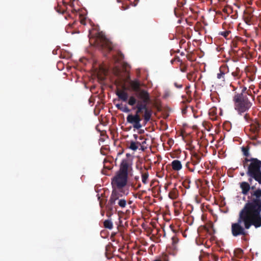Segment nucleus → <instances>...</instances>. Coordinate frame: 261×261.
Here are the masks:
<instances>
[{
  "label": "nucleus",
  "instance_id": "c756f323",
  "mask_svg": "<svg viewBox=\"0 0 261 261\" xmlns=\"http://www.w3.org/2000/svg\"><path fill=\"white\" fill-rule=\"evenodd\" d=\"M187 67L186 66H184L183 67H180V71L181 72H185L187 71Z\"/></svg>",
  "mask_w": 261,
  "mask_h": 261
},
{
  "label": "nucleus",
  "instance_id": "e433bc0d",
  "mask_svg": "<svg viewBox=\"0 0 261 261\" xmlns=\"http://www.w3.org/2000/svg\"><path fill=\"white\" fill-rule=\"evenodd\" d=\"M253 86H252V85L250 86L249 87V89L248 90H251V89H253Z\"/></svg>",
  "mask_w": 261,
  "mask_h": 261
},
{
  "label": "nucleus",
  "instance_id": "6ab92c4d",
  "mask_svg": "<svg viewBox=\"0 0 261 261\" xmlns=\"http://www.w3.org/2000/svg\"><path fill=\"white\" fill-rule=\"evenodd\" d=\"M197 76L196 72L195 71H192L188 73L187 75V77L189 81L192 82H194Z\"/></svg>",
  "mask_w": 261,
  "mask_h": 261
},
{
  "label": "nucleus",
  "instance_id": "a211bd4d",
  "mask_svg": "<svg viewBox=\"0 0 261 261\" xmlns=\"http://www.w3.org/2000/svg\"><path fill=\"white\" fill-rule=\"evenodd\" d=\"M178 191L176 188H174L169 192L168 196L171 199H176L178 196Z\"/></svg>",
  "mask_w": 261,
  "mask_h": 261
},
{
  "label": "nucleus",
  "instance_id": "c9c22d12",
  "mask_svg": "<svg viewBox=\"0 0 261 261\" xmlns=\"http://www.w3.org/2000/svg\"><path fill=\"white\" fill-rule=\"evenodd\" d=\"M255 189V186H251V190H254V189Z\"/></svg>",
  "mask_w": 261,
  "mask_h": 261
},
{
  "label": "nucleus",
  "instance_id": "9b49d317",
  "mask_svg": "<svg viewBox=\"0 0 261 261\" xmlns=\"http://www.w3.org/2000/svg\"><path fill=\"white\" fill-rule=\"evenodd\" d=\"M253 16L252 11L251 10H246L244 12L243 19L245 23L250 25L252 24V20Z\"/></svg>",
  "mask_w": 261,
  "mask_h": 261
},
{
  "label": "nucleus",
  "instance_id": "37998d69",
  "mask_svg": "<svg viewBox=\"0 0 261 261\" xmlns=\"http://www.w3.org/2000/svg\"><path fill=\"white\" fill-rule=\"evenodd\" d=\"M223 11H224V12H225V11H226L225 9H224Z\"/></svg>",
  "mask_w": 261,
  "mask_h": 261
},
{
  "label": "nucleus",
  "instance_id": "ea45409f",
  "mask_svg": "<svg viewBox=\"0 0 261 261\" xmlns=\"http://www.w3.org/2000/svg\"><path fill=\"white\" fill-rule=\"evenodd\" d=\"M240 175H241V176H244V172L241 173H240Z\"/></svg>",
  "mask_w": 261,
  "mask_h": 261
},
{
  "label": "nucleus",
  "instance_id": "58836bf2",
  "mask_svg": "<svg viewBox=\"0 0 261 261\" xmlns=\"http://www.w3.org/2000/svg\"><path fill=\"white\" fill-rule=\"evenodd\" d=\"M185 187L186 188H190V186L189 185H187V186L185 185Z\"/></svg>",
  "mask_w": 261,
  "mask_h": 261
},
{
  "label": "nucleus",
  "instance_id": "473e14b6",
  "mask_svg": "<svg viewBox=\"0 0 261 261\" xmlns=\"http://www.w3.org/2000/svg\"><path fill=\"white\" fill-rule=\"evenodd\" d=\"M144 130L140 129V130L139 131V134H141L144 133Z\"/></svg>",
  "mask_w": 261,
  "mask_h": 261
},
{
  "label": "nucleus",
  "instance_id": "4be33fe9",
  "mask_svg": "<svg viewBox=\"0 0 261 261\" xmlns=\"http://www.w3.org/2000/svg\"><path fill=\"white\" fill-rule=\"evenodd\" d=\"M116 107L118 110H120V111L125 112V113H128L130 112V109L128 108V107L126 106H123L122 104H117L116 105Z\"/></svg>",
  "mask_w": 261,
  "mask_h": 261
},
{
  "label": "nucleus",
  "instance_id": "cd10ccee",
  "mask_svg": "<svg viewBox=\"0 0 261 261\" xmlns=\"http://www.w3.org/2000/svg\"><path fill=\"white\" fill-rule=\"evenodd\" d=\"M250 162L251 163V159H249L248 158V157H246L244 160L243 161V166H244V167L245 168L246 167V164Z\"/></svg>",
  "mask_w": 261,
  "mask_h": 261
},
{
  "label": "nucleus",
  "instance_id": "7c9ffc66",
  "mask_svg": "<svg viewBox=\"0 0 261 261\" xmlns=\"http://www.w3.org/2000/svg\"><path fill=\"white\" fill-rule=\"evenodd\" d=\"M250 118V117H249V114H246L244 116V119L246 120V121H248Z\"/></svg>",
  "mask_w": 261,
  "mask_h": 261
},
{
  "label": "nucleus",
  "instance_id": "c85d7f7f",
  "mask_svg": "<svg viewBox=\"0 0 261 261\" xmlns=\"http://www.w3.org/2000/svg\"><path fill=\"white\" fill-rule=\"evenodd\" d=\"M175 87H176L177 88H181L182 87V85L179 84L177 83H174V84Z\"/></svg>",
  "mask_w": 261,
  "mask_h": 261
},
{
  "label": "nucleus",
  "instance_id": "39448f33",
  "mask_svg": "<svg viewBox=\"0 0 261 261\" xmlns=\"http://www.w3.org/2000/svg\"><path fill=\"white\" fill-rule=\"evenodd\" d=\"M120 192L116 189L113 190L110 199L106 206L109 213L117 210L116 201H118L117 204L121 208H123L126 206V201L123 198L120 199V197L122 196Z\"/></svg>",
  "mask_w": 261,
  "mask_h": 261
},
{
  "label": "nucleus",
  "instance_id": "dca6fc26",
  "mask_svg": "<svg viewBox=\"0 0 261 261\" xmlns=\"http://www.w3.org/2000/svg\"><path fill=\"white\" fill-rule=\"evenodd\" d=\"M171 166L174 171H179L182 168L181 162L177 160H173L172 162Z\"/></svg>",
  "mask_w": 261,
  "mask_h": 261
},
{
  "label": "nucleus",
  "instance_id": "5701e85b",
  "mask_svg": "<svg viewBox=\"0 0 261 261\" xmlns=\"http://www.w3.org/2000/svg\"><path fill=\"white\" fill-rule=\"evenodd\" d=\"M103 226L106 228L112 229L113 227V224L111 220H106L103 222Z\"/></svg>",
  "mask_w": 261,
  "mask_h": 261
},
{
  "label": "nucleus",
  "instance_id": "bb28decb",
  "mask_svg": "<svg viewBox=\"0 0 261 261\" xmlns=\"http://www.w3.org/2000/svg\"><path fill=\"white\" fill-rule=\"evenodd\" d=\"M230 33V31H224V32H222L220 34L223 36L225 38H227L228 35H229V34Z\"/></svg>",
  "mask_w": 261,
  "mask_h": 261
},
{
  "label": "nucleus",
  "instance_id": "412c9836",
  "mask_svg": "<svg viewBox=\"0 0 261 261\" xmlns=\"http://www.w3.org/2000/svg\"><path fill=\"white\" fill-rule=\"evenodd\" d=\"M140 143H139V142H135L134 141H132L130 142L129 148L134 151H136V150H137V149L139 147V145H140Z\"/></svg>",
  "mask_w": 261,
  "mask_h": 261
},
{
  "label": "nucleus",
  "instance_id": "a878e982",
  "mask_svg": "<svg viewBox=\"0 0 261 261\" xmlns=\"http://www.w3.org/2000/svg\"><path fill=\"white\" fill-rule=\"evenodd\" d=\"M253 196H255L256 198L255 199H258L261 200L259 198L261 197V190L260 189H258L255 191H254L253 194ZM255 199H254V200ZM253 200V199L252 200V201Z\"/></svg>",
  "mask_w": 261,
  "mask_h": 261
},
{
  "label": "nucleus",
  "instance_id": "f257e3e1",
  "mask_svg": "<svg viewBox=\"0 0 261 261\" xmlns=\"http://www.w3.org/2000/svg\"><path fill=\"white\" fill-rule=\"evenodd\" d=\"M261 201L254 199L247 202L239 214L237 221L231 224V232L234 237H242V239L246 241L248 235L247 229L252 225L255 228L261 226Z\"/></svg>",
  "mask_w": 261,
  "mask_h": 261
},
{
  "label": "nucleus",
  "instance_id": "b1692460",
  "mask_svg": "<svg viewBox=\"0 0 261 261\" xmlns=\"http://www.w3.org/2000/svg\"><path fill=\"white\" fill-rule=\"evenodd\" d=\"M231 75L234 79H239L241 76L240 70L239 67H237L234 71L231 72Z\"/></svg>",
  "mask_w": 261,
  "mask_h": 261
},
{
  "label": "nucleus",
  "instance_id": "20e7f679",
  "mask_svg": "<svg viewBox=\"0 0 261 261\" xmlns=\"http://www.w3.org/2000/svg\"><path fill=\"white\" fill-rule=\"evenodd\" d=\"M129 169H132V166L128 160L123 159L121 162L119 170L112 180L114 189L121 191L120 190L126 185Z\"/></svg>",
  "mask_w": 261,
  "mask_h": 261
},
{
  "label": "nucleus",
  "instance_id": "9d476101",
  "mask_svg": "<svg viewBox=\"0 0 261 261\" xmlns=\"http://www.w3.org/2000/svg\"><path fill=\"white\" fill-rule=\"evenodd\" d=\"M247 175L249 177L248 180L250 184H252L253 179H254L259 184L261 185V170L253 172Z\"/></svg>",
  "mask_w": 261,
  "mask_h": 261
},
{
  "label": "nucleus",
  "instance_id": "c03bdc74",
  "mask_svg": "<svg viewBox=\"0 0 261 261\" xmlns=\"http://www.w3.org/2000/svg\"><path fill=\"white\" fill-rule=\"evenodd\" d=\"M140 139L141 140L142 139V137H140Z\"/></svg>",
  "mask_w": 261,
  "mask_h": 261
},
{
  "label": "nucleus",
  "instance_id": "2f4dec72",
  "mask_svg": "<svg viewBox=\"0 0 261 261\" xmlns=\"http://www.w3.org/2000/svg\"><path fill=\"white\" fill-rule=\"evenodd\" d=\"M75 0H64L65 3H70L71 2H73Z\"/></svg>",
  "mask_w": 261,
  "mask_h": 261
},
{
  "label": "nucleus",
  "instance_id": "1a4fd4ad",
  "mask_svg": "<svg viewBox=\"0 0 261 261\" xmlns=\"http://www.w3.org/2000/svg\"><path fill=\"white\" fill-rule=\"evenodd\" d=\"M261 170V161L256 158H251V163L248 167L246 174Z\"/></svg>",
  "mask_w": 261,
  "mask_h": 261
},
{
  "label": "nucleus",
  "instance_id": "4468645a",
  "mask_svg": "<svg viewBox=\"0 0 261 261\" xmlns=\"http://www.w3.org/2000/svg\"><path fill=\"white\" fill-rule=\"evenodd\" d=\"M250 184L248 182L243 181L240 183V187L242 190V193L247 195L251 189Z\"/></svg>",
  "mask_w": 261,
  "mask_h": 261
},
{
  "label": "nucleus",
  "instance_id": "f03ea898",
  "mask_svg": "<svg viewBox=\"0 0 261 261\" xmlns=\"http://www.w3.org/2000/svg\"><path fill=\"white\" fill-rule=\"evenodd\" d=\"M129 85L135 94L129 96L128 105L133 107V110H136L135 112L139 115L143 113V125L145 126L151 119L152 113V110L147 107L151 101L150 95L147 90L141 88L142 84L137 79L130 80Z\"/></svg>",
  "mask_w": 261,
  "mask_h": 261
},
{
  "label": "nucleus",
  "instance_id": "0eeeda50",
  "mask_svg": "<svg viewBox=\"0 0 261 261\" xmlns=\"http://www.w3.org/2000/svg\"><path fill=\"white\" fill-rule=\"evenodd\" d=\"M97 41L98 45L101 49L106 50L108 52H110L112 50L113 46L112 42L104 35H99Z\"/></svg>",
  "mask_w": 261,
  "mask_h": 261
},
{
  "label": "nucleus",
  "instance_id": "4c0bfd02",
  "mask_svg": "<svg viewBox=\"0 0 261 261\" xmlns=\"http://www.w3.org/2000/svg\"><path fill=\"white\" fill-rule=\"evenodd\" d=\"M153 261H163L162 260H161V259H155Z\"/></svg>",
  "mask_w": 261,
  "mask_h": 261
},
{
  "label": "nucleus",
  "instance_id": "72a5a7b5",
  "mask_svg": "<svg viewBox=\"0 0 261 261\" xmlns=\"http://www.w3.org/2000/svg\"><path fill=\"white\" fill-rule=\"evenodd\" d=\"M135 178V180L137 181V180H139V176H136L135 177V178Z\"/></svg>",
  "mask_w": 261,
  "mask_h": 261
},
{
  "label": "nucleus",
  "instance_id": "7ed1b4c3",
  "mask_svg": "<svg viewBox=\"0 0 261 261\" xmlns=\"http://www.w3.org/2000/svg\"><path fill=\"white\" fill-rule=\"evenodd\" d=\"M251 96L253 99V95L250 90H247L244 87L240 93H236L233 97V101L234 104V109L240 115L248 111L252 106V103L248 99V96Z\"/></svg>",
  "mask_w": 261,
  "mask_h": 261
},
{
  "label": "nucleus",
  "instance_id": "f3484780",
  "mask_svg": "<svg viewBox=\"0 0 261 261\" xmlns=\"http://www.w3.org/2000/svg\"><path fill=\"white\" fill-rule=\"evenodd\" d=\"M112 56L116 63H118L124 59V55L119 51H118L116 54H113Z\"/></svg>",
  "mask_w": 261,
  "mask_h": 261
},
{
  "label": "nucleus",
  "instance_id": "2eb2a0df",
  "mask_svg": "<svg viewBox=\"0 0 261 261\" xmlns=\"http://www.w3.org/2000/svg\"><path fill=\"white\" fill-rule=\"evenodd\" d=\"M140 172L141 174L142 181L143 184L146 185L148 182L149 173L146 168L143 169L142 167L140 169Z\"/></svg>",
  "mask_w": 261,
  "mask_h": 261
},
{
  "label": "nucleus",
  "instance_id": "f8f14e48",
  "mask_svg": "<svg viewBox=\"0 0 261 261\" xmlns=\"http://www.w3.org/2000/svg\"><path fill=\"white\" fill-rule=\"evenodd\" d=\"M229 72V69L227 66L222 65L219 68V72L217 74V77L218 79L225 81L224 75Z\"/></svg>",
  "mask_w": 261,
  "mask_h": 261
},
{
  "label": "nucleus",
  "instance_id": "aec40b11",
  "mask_svg": "<svg viewBox=\"0 0 261 261\" xmlns=\"http://www.w3.org/2000/svg\"><path fill=\"white\" fill-rule=\"evenodd\" d=\"M185 91L187 93V94L188 95V98H187L186 97H185L184 96H182V98H186V101L188 102H190L192 99V97H191V93H192V92L190 90V86H187L186 88H185Z\"/></svg>",
  "mask_w": 261,
  "mask_h": 261
},
{
  "label": "nucleus",
  "instance_id": "ddd939ff",
  "mask_svg": "<svg viewBox=\"0 0 261 261\" xmlns=\"http://www.w3.org/2000/svg\"><path fill=\"white\" fill-rule=\"evenodd\" d=\"M116 94L120 100L124 102H128L129 97H128V95L126 92L123 90L118 89L116 92Z\"/></svg>",
  "mask_w": 261,
  "mask_h": 261
},
{
  "label": "nucleus",
  "instance_id": "f704fd0d",
  "mask_svg": "<svg viewBox=\"0 0 261 261\" xmlns=\"http://www.w3.org/2000/svg\"><path fill=\"white\" fill-rule=\"evenodd\" d=\"M133 136H134V138L135 139V140H137L138 137V135L136 134H134Z\"/></svg>",
  "mask_w": 261,
  "mask_h": 261
},
{
  "label": "nucleus",
  "instance_id": "a19ab883",
  "mask_svg": "<svg viewBox=\"0 0 261 261\" xmlns=\"http://www.w3.org/2000/svg\"><path fill=\"white\" fill-rule=\"evenodd\" d=\"M141 184H138V188H140V187H141Z\"/></svg>",
  "mask_w": 261,
  "mask_h": 261
},
{
  "label": "nucleus",
  "instance_id": "423d86ee",
  "mask_svg": "<svg viewBox=\"0 0 261 261\" xmlns=\"http://www.w3.org/2000/svg\"><path fill=\"white\" fill-rule=\"evenodd\" d=\"M142 118L140 115L135 112V114H128L126 117V121L127 123L132 124L134 129L139 130L143 124H141Z\"/></svg>",
  "mask_w": 261,
  "mask_h": 261
},
{
  "label": "nucleus",
  "instance_id": "393cba45",
  "mask_svg": "<svg viewBox=\"0 0 261 261\" xmlns=\"http://www.w3.org/2000/svg\"><path fill=\"white\" fill-rule=\"evenodd\" d=\"M249 150V148L248 146L246 147L243 146L242 147V151L243 152L244 155H245L246 157H248L250 155Z\"/></svg>",
  "mask_w": 261,
  "mask_h": 261
},
{
  "label": "nucleus",
  "instance_id": "79ce46f5",
  "mask_svg": "<svg viewBox=\"0 0 261 261\" xmlns=\"http://www.w3.org/2000/svg\"><path fill=\"white\" fill-rule=\"evenodd\" d=\"M177 60H178V61H180V59L179 58H177Z\"/></svg>",
  "mask_w": 261,
  "mask_h": 261
},
{
  "label": "nucleus",
  "instance_id": "6e6552de",
  "mask_svg": "<svg viewBox=\"0 0 261 261\" xmlns=\"http://www.w3.org/2000/svg\"><path fill=\"white\" fill-rule=\"evenodd\" d=\"M201 160V155L195 152L191 156V161L186 163V167L191 172H194L195 170V166L200 162Z\"/></svg>",
  "mask_w": 261,
  "mask_h": 261
}]
</instances>
